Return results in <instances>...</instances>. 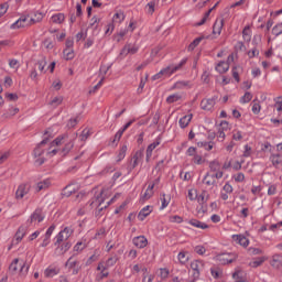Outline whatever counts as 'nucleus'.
Segmentation results:
<instances>
[{
	"instance_id": "nucleus-38",
	"label": "nucleus",
	"mask_w": 282,
	"mask_h": 282,
	"mask_svg": "<svg viewBox=\"0 0 282 282\" xmlns=\"http://www.w3.org/2000/svg\"><path fill=\"white\" fill-rule=\"evenodd\" d=\"M51 21L56 24H61L65 21V14L63 13H56L52 15Z\"/></svg>"
},
{
	"instance_id": "nucleus-21",
	"label": "nucleus",
	"mask_w": 282,
	"mask_h": 282,
	"mask_svg": "<svg viewBox=\"0 0 282 282\" xmlns=\"http://www.w3.org/2000/svg\"><path fill=\"white\" fill-rule=\"evenodd\" d=\"M142 158H144V153L142 152V150L135 152L131 161L132 169H135V166H138V164L142 162Z\"/></svg>"
},
{
	"instance_id": "nucleus-33",
	"label": "nucleus",
	"mask_w": 282,
	"mask_h": 282,
	"mask_svg": "<svg viewBox=\"0 0 282 282\" xmlns=\"http://www.w3.org/2000/svg\"><path fill=\"white\" fill-rule=\"evenodd\" d=\"M171 204V196L166 194H161V207L160 210H164Z\"/></svg>"
},
{
	"instance_id": "nucleus-29",
	"label": "nucleus",
	"mask_w": 282,
	"mask_h": 282,
	"mask_svg": "<svg viewBox=\"0 0 282 282\" xmlns=\"http://www.w3.org/2000/svg\"><path fill=\"white\" fill-rule=\"evenodd\" d=\"M97 270L100 272V279H107L109 276V270L107 267H105V262H99Z\"/></svg>"
},
{
	"instance_id": "nucleus-48",
	"label": "nucleus",
	"mask_w": 282,
	"mask_h": 282,
	"mask_svg": "<svg viewBox=\"0 0 282 282\" xmlns=\"http://www.w3.org/2000/svg\"><path fill=\"white\" fill-rule=\"evenodd\" d=\"M64 58L65 61H72L74 58V48H65Z\"/></svg>"
},
{
	"instance_id": "nucleus-4",
	"label": "nucleus",
	"mask_w": 282,
	"mask_h": 282,
	"mask_svg": "<svg viewBox=\"0 0 282 282\" xmlns=\"http://www.w3.org/2000/svg\"><path fill=\"white\" fill-rule=\"evenodd\" d=\"M72 235H74V230L69 227L64 228L62 231H59L55 239V246H61V243H63V241H67V239H69L72 237Z\"/></svg>"
},
{
	"instance_id": "nucleus-54",
	"label": "nucleus",
	"mask_w": 282,
	"mask_h": 282,
	"mask_svg": "<svg viewBox=\"0 0 282 282\" xmlns=\"http://www.w3.org/2000/svg\"><path fill=\"white\" fill-rule=\"evenodd\" d=\"M265 257H261V258H258L257 260L252 261L250 263L251 268H259V265H262L263 262L265 261Z\"/></svg>"
},
{
	"instance_id": "nucleus-31",
	"label": "nucleus",
	"mask_w": 282,
	"mask_h": 282,
	"mask_svg": "<svg viewBox=\"0 0 282 282\" xmlns=\"http://www.w3.org/2000/svg\"><path fill=\"white\" fill-rule=\"evenodd\" d=\"M51 182L50 180H44V181H41L36 184V191L37 193H40V191H47V188H50L51 186Z\"/></svg>"
},
{
	"instance_id": "nucleus-63",
	"label": "nucleus",
	"mask_w": 282,
	"mask_h": 282,
	"mask_svg": "<svg viewBox=\"0 0 282 282\" xmlns=\"http://www.w3.org/2000/svg\"><path fill=\"white\" fill-rule=\"evenodd\" d=\"M9 8L10 6L8 4V2L0 4V19L1 17H3V14H6V12H8Z\"/></svg>"
},
{
	"instance_id": "nucleus-3",
	"label": "nucleus",
	"mask_w": 282,
	"mask_h": 282,
	"mask_svg": "<svg viewBox=\"0 0 282 282\" xmlns=\"http://www.w3.org/2000/svg\"><path fill=\"white\" fill-rule=\"evenodd\" d=\"M67 138V134H63L57 137L55 140L52 141L51 147L48 148L46 155L48 158H54V155H56V153H58V150L56 147H61V144H63V140H65Z\"/></svg>"
},
{
	"instance_id": "nucleus-26",
	"label": "nucleus",
	"mask_w": 282,
	"mask_h": 282,
	"mask_svg": "<svg viewBox=\"0 0 282 282\" xmlns=\"http://www.w3.org/2000/svg\"><path fill=\"white\" fill-rule=\"evenodd\" d=\"M182 98H184L182 93L172 94L166 98V102H169V105H173V102H180Z\"/></svg>"
},
{
	"instance_id": "nucleus-11",
	"label": "nucleus",
	"mask_w": 282,
	"mask_h": 282,
	"mask_svg": "<svg viewBox=\"0 0 282 282\" xmlns=\"http://www.w3.org/2000/svg\"><path fill=\"white\" fill-rule=\"evenodd\" d=\"M132 243L135 246V248L142 249L149 246V240L144 236H137L132 239Z\"/></svg>"
},
{
	"instance_id": "nucleus-44",
	"label": "nucleus",
	"mask_w": 282,
	"mask_h": 282,
	"mask_svg": "<svg viewBox=\"0 0 282 282\" xmlns=\"http://www.w3.org/2000/svg\"><path fill=\"white\" fill-rule=\"evenodd\" d=\"M112 21L115 23H122V21H124V12L118 11L117 13H115Z\"/></svg>"
},
{
	"instance_id": "nucleus-34",
	"label": "nucleus",
	"mask_w": 282,
	"mask_h": 282,
	"mask_svg": "<svg viewBox=\"0 0 282 282\" xmlns=\"http://www.w3.org/2000/svg\"><path fill=\"white\" fill-rule=\"evenodd\" d=\"M242 37L243 41H246L247 43H250V41H252V30H250V26H245V29L242 30Z\"/></svg>"
},
{
	"instance_id": "nucleus-15",
	"label": "nucleus",
	"mask_w": 282,
	"mask_h": 282,
	"mask_svg": "<svg viewBox=\"0 0 282 282\" xmlns=\"http://www.w3.org/2000/svg\"><path fill=\"white\" fill-rule=\"evenodd\" d=\"M45 219V214H43L42 209H35L34 213L30 217L31 224H34V221H37V224H41Z\"/></svg>"
},
{
	"instance_id": "nucleus-24",
	"label": "nucleus",
	"mask_w": 282,
	"mask_h": 282,
	"mask_svg": "<svg viewBox=\"0 0 282 282\" xmlns=\"http://www.w3.org/2000/svg\"><path fill=\"white\" fill-rule=\"evenodd\" d=\"M66 135L65 140L62 141V144H65V147L62 149L63 153H69L72 149H74V141L72 139H67Z\"/></svg>"
},
{
	"instance_id": "nucleus-30",
	"label": "nucleus",
	"mask_w": 282,
	"mask_h": 282,
	"mask_svg": "<svg viewBox=\"0 0 282 282\" xmlns=\"http://www.w3.org/2000/svg\"><path fill=\"white\" fill-rule=\"evenodd\" d=\"M149 215H151V206H145L139 213L138 218L140 219V221H144V219H147V217H149Z\"/></svg>"
},
{
	"instance_id": "nucleus-61",
	"label": "nucleus",
	"mask_w": 282,
	"mask_h": 282,
	"mask_svg": "<svg viewBox=\"0 0 282 282\" xmlns=\"http://www.w3.org/2000/svg\"><path fill=\"white\" fill-rule=\"evenodd\" d=\"M210 175L213 176L214 180H221L224 177V171L220 169L216 172H212Z\"/></svg>"
},
{
	"instance_id": "nucleus-14",
	"label": "nucleus",
	"mask_w": 282,
	"mask_h": 282,
	"mask_svg": "<svg viewBox=\"0 0 282 282\" xmlns=\"http://www.w3.org/2000/svg\"><path fill=\"white\" fill-rule=\"evenodd\" d=\"M269 160H270L272 166H274V169H281V166H282V154L271 153Z\"/></svg>"
},
{
	"instance_id": "nucleus-6",
	"label": "nucleus",
	"mask_w": 282,
	"mask_h": 282,
	"mask_svg": "<svg viewBox=\"0 0 282 282\" xmlns=\"http://www.w3.org/2000/svg\"><path fill=\"white\" fill-rule=\"evenodd\" d=\"M237 260V254L235 253H220L217 256V261L223 265H228V263H232V261Z\"/></svg>"
},
{
	"instance_id": "nucleus-49",
	"label": "nucleus",
	"mask_w": 282,
	"mask_h": 282,
	"mask_svg": "<svg viewBox=\"0 0 282 282\" xmlns=\"http://www.w3.org/2000/svg\"><path fill=\"white\" fill-rule=\"evenodd\" d=\"M186 87H191V82H177L175 85H174V89H186Z\"/></svg>"
},
{
	"instance_id": "nucleus-27",
	"label": "nucleus",
	"mask_w": 282,
	"mask_h": 282,
	"mask_svg": "<svg viewBox=\"0 0 282 282\" xmlns=\"http://www.w3.org/2000/svg\"><path fill=\"white\" fill-rule=\"evenodd\" d=\"M228 69H230V65L226 62H219L216 65V72H218V74H226V72H228Z\"/></svg>"
},
{
	"instance_id": "nucleus-8",
	"label": "nucleus",
	"mask_w": 282,
	"mask_h": 282,
	"mask_svg": "<svg viewBox=\"0 0 282 282\" xmlns=\"http://www.w3.org/2000/svg\"><path fill=\"white\" fill-rule=\"evenodd\" d=\"M191 268L194 272L193 273L194 279H199V272H202V270H204V261L194 260L191 263Z\"/></svg>"
},
{
	"instance_id": "nucleus-37",
	"label": "nucleus",
	"mask_w": 282,
	"mask_h": 282,
	"mask_svg": "<svg viewBox=\"0 0 282 282\" xmlns=\"http://www.w3.org/2000/svg\"><path fill=\"white\" fill-rule=\"evenodd\" d=\"M70 248H72V243L65 242L61 247L56 248V253L57 254H65V252H67V250H69Z\"/></svg>"
},
{
	"instance_id": "nucleus-35",
	"label": "nucleus",
	"mask_w": 282,
	"mask_h": 282,
	"mask_svg": "<svg viewBox=\"0 0 282 282\" xmlns=\"http://www.w3.org/2000/svg\"><path fill=\"white\" fill-rule=\"evenodd\" d=\"M56 274H58V269L53 268V267H48L44 271V276H46L48 279H52L53 276H56Z\"/></svg>"
},
{
	"instance_id": "nucleus-39",
	"label": "nucleus",
	"mask_w": 282,
	"mask_h": 282,
	"mask_svg": "<svg viewBox=\"0 0 282 282\" xmlns=\"http://www.w3.org/2000/svg\"><path fill=\"white\" fill-rule=\"evenodd\" d=\"M232 140H235V142H241L243 140V132L239 129H235L232 131Z\"/></svg>"
},
{
	"instance_id": "nucleus-56",
	"label": "nucleus",
	"mask_w": 282,
	"mask_h": 282,
	"mask_svg": "<svg viewBox=\"0 0 282 282\" xmlns=\"http://www.w3.org/2000/svg\"><path fill=\"white\" fill-rule=\"evenodd\" d=\"M9 66L11 69H15V72L21 67V64L19 63V59H9Z\"/></svg>"
},
{
	"instance_id": "nucleus-28",
	"label": "nucleus",
	"mask_w": 282,
	"mask_h": 282,
	"mask_svg": "<svg viewBox=\"0 0 282 282\" xmlns=\"http://www.w3.org/2000/svg\"><path fill=\"white\" fill-rule=\"evenodd\" d=\"M191 120H193V115H186L181 118L178 121L181 129H186V127H188V124L191 123Z\"/></svg>"
},
{
	"instance_id": "nucleus-19",
	"label": "nucleus",
	"mask_w": 282,
	"mask_h": 282,
	"mask_svg": "<svg viewBox=\"0 0 282 282\" xmlns=\"http://www.w3.org/2000/svg\"><path fill=\"white\" fill-rule=\"evenodd\" d=\"M187 224H189V226H193L194 228H199L200 230L208 229V225L206 223H203L197 219H189L187 220Z\"/></svg>"
},
{
	"instance_id": "nucleus-36",
	"label": "nucleus",
	"mask_w": 282,
	"mask_h": 282,
	"mask_svg": "<svg viewBox=\"0 0 282 282\" xmlns=\"http://www.w3.org/2000/svg\"><path fill=\"white\" fill-rule=\"evenodd\" d=\"M219 170H221V163H219V161L215 160L209 162V173H215Z\"/></svg>"
},
{
	"instance_id": "nucleus-25",
	"label": "nucleus",
	"mask_w": 282,
	"mask_h": 282,
	"mask_svg": "<svg viewBox=\"0 0 282 282\" xmlns=\"http://www.w3.org/2000/svg\"><path fill=\"white\" fill-rule=\"evenodd\" d=\"M271 265L276 270H279V268H282V256L279 253L273 254Z\"/></svg>"
},
{
	"instance_id": "nucleus-57",
	"label": "nucleus",
	"mask_w": 282,
	"mask_h": 282,
	"mask_svg": "<svg viewBox=\"0 0 282 282\" xmlns=\"http://www.w3.org/2000/svg\"><path fill=\"white\" fill-rule=\"evenodd\" d=\"M42 239V243L40 245L41 248H47V245L50 243V239H52V236H47V234H44Z\"/></svg>"
},
{
	"instance_id": "nucleus-5",
	"label": "nucleus",
	"mask_w": 282,
	"mask_h": 282,
	"mask_svg": "<svg viewBox=\"0 0 282 282\" xmlns=\"http://www.w3.org/2000/svg\"><path fill=\"white\" fill-rule=\"evenodd\" d=\"M30 267L25 265V261L14 259L9 267L10 272H28Z\"/></svg>"
},
{
	"instance_id": "nucleus-40",
	"label": "nucleus",
	"mask_w": 282,
	"mask_h": 282,
	"mask_svg": "<svg viewBox=\"0 0 282 282\" xmlns=\"http://www.w3.org/2000/svg\"><path fill=\"white\" fill-rule=\"evenodd\" d=\"M85 248H87V243L84 241H78L74 246L73 250H74V252H77V254H78V253L83 252L85 250Z\"/></svg>"
},
{
	"instance_id": "nucleus-41",
	"label": "nucleus",
	"mask_w": 282,
	"mask_h": 282,
	"mask_svg": "<svg viewBox=\"0 0 282 282\" xmlns=\"http://www.w3.org/2000/svg\"><path fill=\"white\" fill-rule=\"evenodd\" d=\"M118 263V256H112L110 258L107 259V261L105 262L104 267L105 268H113V264Z\"/></svg>"
},
{
	"instance_id": "nucleus-10",
	"label": "nucleus",
	"mask_w": 282,
	"mask_h": 282,
	"mask_svg": "<svg viewBox=\"0 0 282 282\" xmlns=\"http://www.w3.org/2000/svg\"><path fill=\"white\" fill-rule=\"evenodd\" d=\"M140 46H138L137 44H126L121 50L120 54L121 56H128V54H138Z\"/></svg>"
},
{
	"instance_id": "nucleus-2",
	"label": "nucleus",
	"mask_w": 282,
	"mask_h": 282,
	"mask_svg": "<svg viewBox=\"0 0 282 282\" xmlns=\"http://www.w3.org/2000/svg\"><path fill=\"white\" fill-rule=\"evenodd\" d=\"M186 65V58H183L178 64H172L163 69H161L158 74L153 75L152 80H160V78H169L173 76L175 72H180L181 67Z\"/></svg>"
},
{
	"instance_id": "nucleus-13",
	"label": "nucleus",
	"mask_w": 282,
	"mask_h": 282,
	"mask_svg": "<svg viewBox=\"0 0 282 282\" xmlns=\"http://www.w3.org/2000/svg\"><path fill=\"white\" fill-rule=\"evenodd\" d=\"M160 144H162V139L156 138L154 140L153 143H151L148 149H147V161L149 162V160L151 159V156L153 155V151H155V149H158V147H160Z\"/></svg>"
},
{
	"instance_id": "nucleus-42",
	"label": "nucleus",
	"mask_w": 282,
	"mask_h": 282,
	"mask_svg": "<svg viewBox=\"0 0 282 282\" xmlns=\"http://www.w3.org/2000/svg\"><path fill=\"white\" fill-rule=\"evenodd\" d=\"M192 162L194 164L202 165V164H204V162H206V159H204V156H202L200 154H198L196 152V154H194V156L192 159Z\"/></svg>"
},
{
	"instance_id": "nucleus-47",
	"label": "nucleus",
	"mask_w": 282,
	"mask_h": 282,
	"mask_svg": "<svg viewBox=\"0 0 282 282\" xmlns=\"http://www.w3.org/2000/svg\"><path fill=\"white\" fill-rule=\"evenodd\" d=\"M98 257H100V249H96L94 251V254L87 260V264L90 265V263H94V261H98Z\"/></svg>"
},
{
	"instance_id": "nucleus-45",
	"label": "nucleus",
	"mask_w": 282,
	"mask_h": 282,
	"mask_svg": "<svg viewBox=\"0 0 282 282\" xmlns=\"http://www.w3.org/2000/svg\"><path fill=\"white\" fill-rule=\"evenodd\" d=\"M35 65L40 72L44 73L45 67H47V59H45V57H43Z\"/></svg>"
},
{
	"instance_id": "nucleus-9",
	"label": "nucleus",
	"mask_w": 282,
	"mask_h": 282,
	"mask_svg": "<svg viewBox=\"0 0 282 282\" xmlns=\"http://www.w3.org/2000/svg\"><path fill=\"white\" fill-rule=\"evenodd\" d=\"M231 239L235 243H238V246H242V248H248V246H250V240H248V238L241 234L232 235Z\"/></svg>"
},
{
	"instance_id": "nucleus-23",
	"label": "nucleus",
	"mask_w": 282,
	"mask_h": 282,
	"mask_svg": "<svg viewBox=\"0 0 282 282\" xmlns=\"http://www.w3.org/2000/svg\"><path fill=\"white\" fill-rule=\"evenodd\" d=\"M203 184L206 186H216L217 181L213 177V174L210 172H207L203 178Z\"/></svg>"
},
{
	"instance_id": "nucleus-12",
	"label": "nucleus",
	"mask_w": 282,
	"mask_h": 282,
	"mask_svg": "<svg viewBox=\"0 0 282 282\" xmlns=\"http://www.w3.org/2000/svg\"><path fill=\"white\" fill-rule=\"evenodd\" d=\"M25 232H26L25 227L21 226L15 232L14 239L12 240V245L19 246V243L23 241V237H25Z\"/></svg>"
},
{
	"instance_id": "nucleus-59",
	"label": "nucleus",
	"mask_w": 282,
	"mask_h": 282,
	"mask_svg": "<svg viewBox=\"0 0 282 282\" xmlns=\"http://www.w3.org/2000/svg\"><path fill=\"white\" fill-rule=\"evenodd\" d=\"M126 155H127V145H122L118 154V162H121V160H124Z\"/></svg>"
},
{
	"instance_id": "nucleus-22",
	"label": "nucleus",
	"mask_w": 282,
	"mask_h": 282,
	"mask_svg": "<svg viewBox=\"0 0 282 282\" xmlns=\"http://www.w3.org/2000/svg\"><path fill=\"white\" fill-rule=\"evenodd\" d=\"M43 144H47V137H44L42 142L34 149V158H41L42 153H44L45 150H43Z\"/></svg>"
},
{
	"instance_id": "nucleus-7",
	"label": "nucleus",
	"mask_w": 282,
	"mask_h": 282,
	"mask_svg": "<svg viewBox=\"0 0 282 282\" xmlns=\"http://www.w3.org/2000/svg\"><path fill=\"white\" fill-rule=\"evenodd\" d=\"M30 193V184L22 183L18 186V189L15 191V199H23L25 195Z\"/></svg>"
},
{
	"instance_id": "nucleus-20",
	"label": "nucleus",
	"mask_w": 282,
	"mask_h": 282,
	"mask_svg": "<svg viewBox=\"0 0 282 282\" xmlns=\"http://www.w3.org/2000/svg\"><path fill=\"white\" fill-rule=\"evenodd\" d=\"M232 279H235V282H248L246 281V273L241 269H236Z\"/></svg>"
},
{
	"instance_id": "nucleus-17",
	"label": "nucleus",
	"mask_w": 282,
	"mask_h": 282,
	"mask_svg": "<svg viewBox=\"0 0 282 282\" xmlns=\"http://www.w3.org/2000/svg\"><path fill=\"white\" fill-rule=\"evenodd\" d=\"M221 30H224V18L216 19L214 26H213V34H221Z\"/></svg>"
},
{
	"instance_id": "nucleus-32",
	"label": "nucleus",
	"mask_w": 282,
	"mask_h": 282,
	"mask_svg": "<svg viewBox=\"0 0 282 282\" xmlns=\"http://www.w3.org/2000/svg\"><path fill=\"white\" fill-rule=\"evenodd\" d=\"M153 185L148 186L147 191L144 192L143 195H141V202H148V199H151L153 197Z\"/></svg>"
},
{
	"instance_id": "nucleus-18",
	"label": "nucleus",
	"mask_w": 282,
	"mask_h": 282,
	"mask_svg": "<svg viewBox=\"0 0 282 282\" xmlns=\"http://www.w3.org/2000/svg\"><path fill=\"white\" fill-rule=\"evenodd\" d=\"M200 107L204 109V111H212L213 107H215V98L203 99Z\"/></svg>"
},
{
	"instance_id": "nucleus-55",
	"label": "nucleus",
	"mask_w": 282,
	"mask_h": 282,
	"mask_svg": "<svg viewBox=\"0 0 282 282\" xmlns=\"http://www.w3.org/2000/svg\"><path fill=\"white\" fill-rule=\"evenodd\" d=\"M199 43H202V37H197L187 47L188 52H193V50H195V47H197V45H199Z\"/></svg>"
},
{
	"instance_id": "nucleus-58",
	"label": "nucleus",
	"mask_w": 282,
	"mask_h": 282,
	"mask_svg": "<svg viewBox=\"0 0 282 282\" xmlns=\"http://www.w3.org/2000/svg\"><path fill=\"white\" fill-rule=\"evenodd\" d=\"M235 191V188H232V185L230 183H226L223 186V193H227L229 195H232V192Z\"/></svg>"
},
{
	"instance_id": "nucleus-46",
	"label": "nucleus",
	"mask_w": 282,
	"mask_h": 282,
	"mask_svg": "<svg viewBox=\"0 0 282 282\" xmlns=\"http://www.w3.org/2000/svg\"><path fill=\"white\" fill-rule=\"evenodd\" d=\"M272 34L274 36H281L282 34V22L276 23L273 28H272Z\"/></svg>"
},
{
	"instance_id": "nucleus-52",
	"label": "nucleus",
	"mask_w": 282,
	"mask_h": 282,
	"mask_svg": "<svg viewBox=\"0 0 282 282\" xmlns=\"http://www.w3.org/2000/svg\"><path fill=\"white\" fill-rule=\"evenodd\" d=\"M207 193L206 191L202 192V194H199L196 199L198 202V204H206V202H208V196H206Z\"/></svg>"
},
{
	"instance_id": "nucleus-50",
	"label": "nucleus",
	"mask_w": 282,
	"mask_h": 282,
	"mask_svg": "<svg viewBox=\"0 0 282 282\" xmlns=\"http://www.w3.org/2000/svg\"><path fill=\"white\" fill-rule=\"evenodd\" d=\"M250 100H252V93H249V91H247V93L240 98L241 105H246V104L250 102Z\"/></svg>"
},
{
	"instance_id": "nucleus-62",
	"label": "nucleus",
	"mask_w": 282,
	"mask_h": 282,
	"mask_svg": "<svg viewBox=\"0 0 282 282\" xmlns=\"http://www.w3.org/2000/svg\"><path fill=\"white\" fill-rule=\"evenodd\" d=\"M274 101H275V109H276V111H279L280 113H282V97L280 96V97H276L275 99H274Z\"/></svg>"
},
{
	"instance_id": "nucleus-16",
	"label": "nucleus",
	"mask_w": 282,
	"mask_h": 282,
	"mask_svg": "<svg viewBox=\"0 0 282 282\" xmlns=\"http://www.w3.org/2000/svg\"><path fill=\"white\" fill-rule=\"evenodd\" d=\"M66 268H68L69 270H73V274H78L80 270L79 263L76 260H74V258L72 257L66 261Z\"/></svg>"
},
{
	"instance_id": "nucleus-1",
	"label": "nucleus",
	"mask_w": 282,
	"mask_h": 282,
	"mask_svg": "<svg viewBox=\"0 0 282 282\" xmlns=\"http://www.w3.org/2000/svg\"><path fill=\"white\" fill-rule=\"evenodd\" d=\"M44 14L42 12H35L34 18L30 15H22L11 24L12 30H19V28H30V25H34V23H41L43 21Z\"/></svg>"
},
{
	"instance_id": "nucleus-51",
	"label": "nucleus",
	"mask_w": 282,
	"mask_h": 282,
	"mask_svg": "<svg viewBox=\"0 0 282 282\" xmlns=\"http://www.w3.org/2000/svg\"><path fill=\"white\" fill-rule=\"evenodd\" d=\"M188 253L185 251H181L177 256V259L180 261V263H187L188 262Z\"/></svg>"
},
{
	"instance_id": "nucleus-64",
	"label": "nucleus",
	"mask_w": 282,
	"mask_h": 282,
	"mask_svg": "<svg viewBox=\"0 0 282 282\" xmlns=\"http://www.w3.org/2000/svg\"><path fill=\"white\" fill-rule=\"evenodd\" d=\"M247 55L249 56V58H254L259 55V50H257V47H254L251 51H248Z\"/></svg>"
},
{
	"instance_id": "nucleus-43",
	"label": "nucleus",
	"mask_w": 282,
	"mask_h": 282,
	"mask_svg": "<svg viewBox=\"0 0 282 282\" xmlns=\"http://www.w3.org/2000/svg\"><path fill=\"white\" fill-rule=\"evenodd\" d=\"M51 107L56 109V107L63 105V96L54 97L53 100L50 102Z\"/></svg>"
},
{
	"instance_id": "nucleus-53",
	"label": "nucleus",
	"mask_w": 282,
	"mask_h": 282,
	"mask_svg": "<svg viewBox=\"0 0 282 282\" xmlns=\"http://www.w3.org/2000/svg\"><path fill=\"white\" fill-rule=\"evenodd\" d=\"M252 155V147L246 144L243 147L242 158H251Z\"/></svg>"
},
{
	"instance_id": "nucleus-60",
	"label": "nucleus",
	"mask_w": 282,
	"mask_h": 282,
	"mask_svg": "<svg viewBox=\"0 0 282 282\" xmlns=\"http://www.w3.org/2000/svg\"><path fill=\"white\" fill-rule=\"evenodd\" d=\"M232 178L235 180V182L237 183H241V182H245L246 181V175L243 173H238V174H235L232 176Z\"/></svg>"
}]
</instances>
